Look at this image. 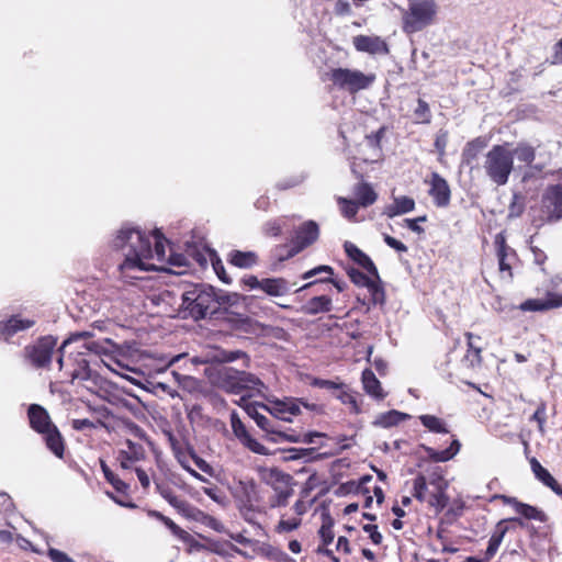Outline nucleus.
I'll list each match as a JSON object with an SVG mask.
<instances>
[{
	"instance_id": "obj_1",
	"label": "nucleus",
	"mask_w": 562,
	"mask_h": 562,
	"mask_svg": "<svg viewBox=\"0 0 562 562\" xmlns=\"http://www.w3.org/2000/svg\"><path fill=\"white\" fill-rule=\"evenodd\" d=\"M151 237L154 247L150 236L138 227L124 225L117 232L112 245L124 257L119 265L124 278L140 279L138 272L157 270L153 260L161 263L166 261V238L158 229L153 232Z\"/></svg>"
},
{
	"instance_id": "obj_2",
	"label": "nucleus",
	"mask_w": 562,
	"mask_h": 562,
	"mask_svg": "<svg viewBox=\"0 0 562 562\" xmlns=\"http://www.w3.org/2000/svg\"><path fill=\"white\" fill-rule=\"evenodd\" d=\"M181 300L184 317H191L194 321L204 319L215 314L218 305L229 303L227 294L215 292V289L209 284L191 286L182 293Z\"/></svg>"
},
{
	"instance_id": "obj_3",
	"label": "nucleus",
	"mask_w": 562,
	"mask_h": 562,
	"mask_svg": "<svg viewBox=\"0 0 562 562\" xmlns=\"http://www.w3.org/2000/svg\"><path fill=\"white\" fill-rule=\"evenodd\" d=\"M30 426L41 434L46 447L57 458L61 459L65 452L64 438L58 428L52 423L48 412L38 404H31L27 408Z\"/></svg>"
},
{
	"instance_id": "obj_4",
	"label": "nucleus",
	"mask_w": 562,
	"mask_h": 562,
	"mask_svg": "<svg viewBox=\"0 0 562 562\" xmlns=\"http://www.w3.org/2000/svg\"><path fill=\"white\" fill-rule=\"evenodd\" d=\"M217 385L223 391L236 395L248 391L261 394L267 389L265 383L255 374L233 368H224L218 372Z\"/></svg>"
},
{
	"instance_id": "obj_5",
	"label": "nucleus",
	"mask_w": 562,
	"mask_h": 562,
	"mask_svg": "<svg viewBox=\"0 0 562 562\" xmlns=\"http://www.w3.org/2000/svg\"><path fill=\"white\" fill-rule=\"evenodd\" d=\"M483 167L494 184L505 186L514 170L513 155L505 146L494 145L486 154Z\"/></svg>"
},
{
	"instance_id": "obj_6",
	"label": "nucleus",
	"mask_w": 562,
	"mask_h": 562,
	"mask_svg": "<svg viewBox=\"0 0 562 562\" xmlns=\"http://www.w3.org/2000/svg\"><path fill=\"white\" fill-rule=\"evenodd\" d=\"M326 78L331 81L336 89L350 94L369 89L375 81V75L372 72L366 74L359 69L342 67L326 72Z\"/></svg>"
},
{
	"instance_id": "obj_7",
	"label": "nucleus",
	"mask_w": 562,
	"mask_h": 562,
	"mask_svg": "<svg viewBox=\"0 0 562 562\" xmlns=\"http://www.w3.org/2000/svg\"><path fill=\"white\" fill-rule=\"evenodd\" d=\"M437 14L435 0H413L403 14V30L407 34L416 33L430 25Z\"/></svg>"
},
{
	"instance_id": "obj_8",
	"label": "nucleus",
	"mask_w": 562,
	"mask_h": 562,
	"mask_svg": "<svg viewBox=\"0 0 562 562\" xmlns=\"http://www.w3.org/2000/svg\"><path fill=\"white\" fill-rule=\"evenodd\" d=\"M319 236V228L316 222L306 221L295 231V235L292 239V245L288 249V246H279L276 248V257L283 261L285 259L292 258L306 247L311 246L313 243L317 240Z\"/></svg>"
},
{
	"instance_id": "obj_9",
	"label": "nucleus",
	"mask_w": 562,
	"mask_h": 562,
	"mask_svg": "<svg viewBox=\"0 0 562 562\" xmlns=\"http://www.w3.org/2000/svg\"><path fill=\"white\" fill-rule=\"evenodd\" d=\"M56 345L57 338L50 335L43 336L34 344L27 345L24 348V358L36 369L48 368L52 363Z\"/></svg>"
},
{
	"instance_id": "obj_10",
	"label": "nucleus",
	"mask_w": 562,
	"mask_h": 562,
	"mask_svg": "<svg viewBox=\"0 0 562 562\" xmlns=\"http://www.w3.org/2000/svg\"><path fill=\"white\" fill-rule=\"evenodd\" d=\"M301 406L307 409H315V404H308L296 397L270 401V404H261V408L270 413L274 418L283 422H292V417L301 413Z\"/></svg>"
},
{
	"instance_id": "obj_11",
	"label": "nucleus",
	"mask_w": 562,
	"mask_h": 562,
	"mask_svg": "<svg viewBox=\"0 0 562 562\" xmlns=\"http://www.w3.org/2000/svg\"><path fill=\"white\" fill-rule=\"evenodd\" d=\"M510 153L513 155V159L516 158L518 162L524 164L526 167L521 177L524 182L539 176L546 167L544 162H535L536 150L529 144L519 143L513 150H510Z\"/></svg>"
},
{
	"instance_id": "obj_12",
	"label": "nucleus",
	"mask_w": 562,
	"mask_h": 562,
	"mask_svg": "<svg viewBox=\"0 0 562 562\" xmlns=\"http://www.w3.org/2000/svg\"><path fill=\"white\" fill-rule=\"evenodd\" d=\"M290 480L289 474L277 468H272L266 473V483L271 485L276 492V496L271 501L272 507H282L288 504V499L292 495V490L288 488Z\"/></svg>"
},
{
	"instance_id": "obj_13",
	"label": "nucleus",
	"mask_w": 562,
	"mask_h": 562,
	"mask_svg": "<svg viewBox=\"0 0 562 562\" xmlns=\"http://www.w3.org/2000/svg\"><path fill=\"white\" fill-rule=\"evenodd\" d=\"M541 211L548 222H558L562 218V186H549L541 200Z\"/></svg>"
},
{
	"instance_id": "obj_14",
	"label": "nucleus",
	"mask_w": 562,
	"mask_h": 562,
	"mask_svg": "<svg viewBox=\"0 0 562 562\" xmlns=\"http://www.w3.org/2000/svg\"><path fill=\"white\" fill-rule=\"evenodd\" d=\"M154 483L157 493L184 517L198 520L199 517L203 515V512L192 506L187 501L177 497L169 485L157 481L156 479H154Z\"/></svg>"
},
{
	"instance_id": "obj_15",
	"label": "nucleus",
	"mask_w": 562,
	"mask_h": 562,
	"mask_svg": "<svg viewBox=\"0 0 562 562\" xmlns=\"http://www.w3.org/2000/svg\"><path fill=\"white\" fill-rule=\"evenodd\" d=\"M34 325L35 321L32 318H25L19 314L11 315L5 319H0V337L9 342L14 335L25 331Z\"/></svg>"
},
{
	"instance_id": "obj_16",
	"label": "nucleus",
	"mask_w": 562,
	"mask_h": 562,
	"mask_svg": "<svg viewBox=\"0 0 562 562\" xmlns=\"http://www.w3.org/2000/svg\"><path fill=\"white\" fill-rule=\"evenodd\" d=\"M562 306V295L550 293L544 299H529L519 306H509V311L520 310L522 312H544Z\"/></svg>"
},
{
	"instance_id": "obj_17",
	"label": "nucleus",
	"mask_w": 562,
	"mask_h": 562,
	"mask_svg": "<svg viewBox=\"0 0 562 562\" xmlns=\"http://www.w3.org/2000/svg\"><path fill=\"white\" fill-rule=\"evenodd\" d=\"M352 44L361 53L371 55L389 54L387 44L380 36L357 35L352 38Z\"/></svg>"
},
{
	"instance_id": "obj_18",
	"label": "nucleus",
	"mask_w": 562,
	"mask_h": 562,
	"mask_svg": "<svg viewBox=\"0 0 562 562\" xmlns=\"http://www.w3.org/2000/svg\"><path fill=\"white\" fill-rule=\"evenodd\" d=\"M429 183V195L432 196L434 203L439 207L447 206L450 203L451 192L446 179L434 172Z\"/></svg>"
},
{
	"instance_id": "obj_19",
	"label": "nucleus",
	"mask_w": 562,
	"mask_h": 562,
	"mask_svg": "<svg viewBox=\"0 0 562 562\" xmlns=\"http://www.w3.org/2000/svg\"><path fill=\"white\" fill-rule=\"evenodd\" d=\"M503 501L505 504L513 505L516 513L526 519L538 520L540 522H546L548 520L547 515L542 510L529 504L521 503L515 497L503 496Z\"/></svg>"
},
{
	"instance_id": "obj_20",
	"label": "nucleus",
	"mask_w": 562,
	"mask_h": 562,
	"mask_svg": "<svg viewBox=\"0 0 562 562\" xmlns=\"http://www.w3.org/2000/svg\"><path fill=\"white\" fill-rule=\"evenodd\" d=\"M530 467L537 480H539L543 485L549 487L553 493L562 497L561 485L551 475V473L541 465V463L536 458L530 459Z\"/></svg>"
},
{
	"instance_id": "obj_21",
	"label": "nucleus",
	"mask_w": 562,
	"mask_h": 562,
	"mask_svg": "<svg viewBox=\"0 0 562 562\" xmlns=\"http://www.w3.org/2000/svg\"><path fill=\"white\" fill-rule=\"evenodd\" d=\"M345 250L355 262L379 280L378 269L369 256H367L356 245L348 241L345 244Z\"/></svg>"
},
{
	"instance_id": "obj_22",
	"label": "nucleus",
	"mask_w": 562,
	"mask_h": 562,
	"mask_svg": "<svg viewBox=\"0 0 562 562\" xmlns=\"http://www.w3.org/2000/svg\"><path fill=\"white\" fill-rule=\"evenodd\" d=\"M333 308L331 297L328 295H317L310 299L303 306V312L307 315H317L328 313Z\"/></svg>"
},
{
	"instance_id": "obj_23",
	"label": "nucleus",
	"mask_w": 562,
	"mask_h": 562,
	"mask_svg": "<svg viewBox=\"0 0 562 562\" xmlns=\"http://www.w3.org/2000/svg\"><path fill=\"white\" fill-rule=\"evenodd\" d=\"M431 484L436 485V492L431 493L428 498V504L436 509V512H441L449 502L448 496L446 495L447 482L442 479L438 477L431 481Z\"/></svg>"
},
{
	"instance_id": "obj_24",
	"label": "nucleus",
	"mask_w": 562,
	"mask_h": 562,
	"mask_svg": "<svg viewBox=\"0 0 562 562\" xmlns=\"http://www.w3.org/2000/svg\"><path fill=\"white\" fill-rule=\"evenodd\" d=\"M261 291L269 296H282L290 291V284L283 278H265Z\"/></svg>"
},
{
	"instance_id": "obj_25",
	"label": "nucleus",
	"mask_w": 562,
	"mask_h": 562,
	"mask_svg": "<svg viewBox=\"0 0 562 562\" xmlns=\"http://www.w3.org/2000/svg\"><path fill=\"white\" fill-rule=\"evenodd\" d=\"M227 260L235 267L249 269L258 263V255L255 251L232 250Z\"/></svg>"
},
{
	"instance_id": "obj_26",
	"label": "nucleus",
	"mask_w": 562,
	"mask_h": 562,
	"mask_svg": "<svg viewBox=\"0 0 562 562\" xmlns=\"http://www.w3.org/2000/svg\"><path fill=\"white\" fill-rule=\"evenodd\" d=\"M362 384L363 390L375 400H383L385 397V393L381 386L380 381L376 379L375 374L370 370L366 369L362 372Z\"/></svg>"
},
{
	"instance_id": "obj_27",
	"label": "nucleus",
	"mask_w": 562,
	"mask_h": 562,
	"mask_svg": "<svg viewBox=\"0 0 562 562\" xmlns=\"http://www.w3.org/2000/svg\"><path fill=\"white\" fill-rule=\"evenodd\" d=\"M495 245L497 247L499 271L507 272L508 277H512V267L508 258L514 256V251L506 245L505 238L501 234L496 235Z\"/></svg>"
},
{
	"instance_id": "obj_28",
	"label": "nucleus",
	"mask_w": 562,
	"mask_h": 562,
	"mask_svg": "<svg viewBox=\"0 0 562 562\" xmlns=\"http://www.w3.org/2000/svg\"><path fill=\"white\" fill-rule=\"evenodd\" d=\"M240 358H248L247 355L240 350H225L216 348L207 353V361L212 363H229Z\"/></svg>"
},
{
	"instance_id": "obj_29",
	"label": "nucleus",
	"mask_w": 562,
	"mask_h": 562,
	"mask_svg": "<svg viewBox=\"0 0 562 562\" xmlns=\"http://www.w3.org/2000/svg\"><path fill=\"white\" fill-rule=\"evenodd\" d=\"M408 414L392 409L386 413H382L375 417L372 425L381 428H391L398 425L401 422L408 419Z\"/></svg>"
},
{
	"instance_id": "obj_30",
	"label": "nucleus",
	"mask_w": 562,
	"mask_h": 562,
	"mask_svg": "<svg viewBox=\"0 0 562 562\" xmlns=\"http://www.w3.org/2000/svg\"><path fill=\"white\" fill-rule=\"evenodd\" d=\"M507 521L506 519L504 520H501L497 525H496V529L495 531L493 532V535L491 536L490 540H488V546H487V549L485 551V558L486 560H490L492 559L495 553L497 552L503 539H504V536L506 535V532L508 531V527H507Z\"/></svg>"
},
{
	"instance_id": "obj_31",
	"label": "nucleus",
	"mask_w": 562,
	"mask_h": 562,
	"mask_svg": "<svg viewBox=\"0 0 562 562\" xmlns=\"http://www.w3.org/2000/svg\"><path fill=\"white\" fill-rule=\"evenodd\" d=\"M461 443L458 439L452 440L450 446L445 450H436L427 447L425 450L427 456L435 462H446L451 460L460 450Z\"/></svg>"
},
{
	"instance_id": "obj_32",
	"label": "nucleus",
	"mask_w": 562,
	"mask_h": 562,
	"mask_svg": "<svg viewBox=\"0 0 562 562\" xmlns=\"http://www.w3.org/2000/svg\"><path fill=\"white\" fill-rule=\"evenodd\" d=\"M415 209V201L408 196H400L394 199V203L387 206L385 214L394 217L401 214L412 212Z\"/></svg>"
},
{
	"instance_id": "obj_33",
	"label": "nucleus",
	"mask_w": 562,
	"mask_h": 562,
	"mask_svg": "<svg viewBox=\"0 0 562 562\" xmlns=\"http://www.w3.org/2000/svg\"><path fill=\"white\" fill-rule=\"evenodd\" d=\"M359 206L367 207L373 204L378 198L376 193L369 183H360L355 190Z\"/></svg>"
},
{
	"instance_id": "obj_34",
	"label": "nucleus",
	"mask_w": 562,
	"mask_h": 562,
	"mask_svg": "<svg viewBox=\"0 0 562 562\" xmlns=\"http://www.w3.org/2000/svg\"><path fill=\"white\" fill-rule=\"evenodd\" d=\"M486 146L485 142L481 138H475L469 142L462 151V161L465 165H471L477 158L480 151Z\"/></svg>"
},
{
	"instance_id": "obj_35",
	"label": "nucleus",
	"mask_w": 562,
	"mask_h": 562,
	"mask_svg": "<svg viewBox=\"0 0 562 562\" xmlns=\"http://www.w3.org/2000/svg\"><path fill=\"white\" fill-rule=\"evenodd\" d=\"M125 445L127 447L126 450H120V456H123V458L130 459L133 462L140 461L145 458V449L140 443L134 442L130 439L125 441Z\"/></svg>"
},
{
	"instance_id": "obj_36",
	"label": "nucleus",
	"mask_w": 562,
	"mask_h": 562,
	"mask_svg": "<svg viewBox=\"0 0 562 562\" xmlns=\"http://www.w3.org/2000/svg\"><path fill=\"white\" fill-rule=\"evenodd\" d=\"M77 368L70 373L72 380L88 381L92 379L93 372L89 367V362L81 356L78 355Z\"/></svg>"
},
{
	"instance_id": "obj_37",
	"label": "nucleus",
	"mask_w": 562,
	"mask_h": 562,
	"mask_svg": "<svg viewBox=\"0 0 562 562\" xmlns=\"http://www.w3.org/2000/svg\"><path fill=\"white\" fill-rule=\"evenodd\" d=\"M420 423L424 427L429 429L432 432L437 434H447L448 429L446 428L442 420L434 415H422L419 416Z\"/></svg>"
},
{
	"instance_id": "obj_38",
	"label": "nucleus",
	"mask_w": 562,
	"mask_h": 562,
	"mask_svg": "<svg viewBox=\"0 0 562 562\" xmlns=\"http://www.w3.org/2000/svg\"><path fill=\"white\" fill-rule=\"evenodd\" d=\"M102 472L106 481L120 493H125L128 488V485L122 481L116 474H114L110 468L101 462Z\"/></svg>"
},
{
	"instance_id": "obj_39",
	"label": "nucleus",
	"mask_w": 562,
	"mask_h": 562,
	"mask_svg": "<svg viewBox=\"0 0 562 562\" xmlns=\"http://www.w3.org/2000/svg\"><path fill=\"white\" fill-rule=\"evenodd\" d=\"M369 292V301L372 305H383L385 302V292L381 286L380 282L373 280L370 285H368Z\"/></svg>"
},
{
	"instance_id": "obj_40",
	"label": "nucleus",
	"mask_w": 562,
	"mask_h": 562,
	"mask_svg": "<svg viewBox=\"0 0 562 562\" xmlns=\"http://www.w3.org/2000/svg\"><path fill=\"white\" fill-rule=\"evenodd\" d=\"M231 426L235 437L239 440V442H241L246 437L249 436L246 426L240 420L237 412L235 411L231 413Z\"/></svg>"
},
{
	"instance_id": "obj_41",
	"label": "nucleus",
	"mask_w": 562,
	"mask_h": 562,
	"mask_svg": "<svg viewBox=\"0 0 562 562\" xmlns=\"http://www.w3.org/2000/svg\"><path fill=\"white\" fill-rule=\"evenodd\" d=\"M336 398H338L342 404L349 405L351 412L355 414L360 413V408L357 402V396L350 391H346L340 389L337 393H335Z\"/></svg>"
},
{
	"instance_id": "obj_42",
	"label": "nucleus",
	"mask_w": 562,
	"mask_h": 562,
	"mask_svg": "<svg viewBox=\"0 0 562 562\" xmlns=\"http://www.w3.org/2000/svg\"><path fill=\"white\" fill-rule=\"evenodd\" d=\"M302 435L297 434L293 430L286 431L283 430L281 427L279 429V432L276 437H269V440L274 443H282V442H301Z\"/></svg>"
},
{
	"instance_id": "obj_43",
	"label": "nucleus",
	"mask_w": 562,
	"mask_h": 562,
	"mask_svg": "<svg viewBox=\"0 0 562 562\" xmlns=\"http://www.w3.org/2000/svg\"><path fill=\"white\" fill-rule=\"evenodd\" d=\"M338 203L340 205L341 213L347 218H353L358 213L359 205L355 200H349L346 198H338Z\"/></svg>"
},
{
	"instance_id": "obj_44",
	"label": "nucleus",
	"mask_w": 562,
	"mask_h": 562,
	"mask_svg": "<svg viewBox=\"0 0 562 562\" xmlns=\"http://www.w3.org/2000/svg\"><path fill=\"white\" fill-rule=\"evenodd\" d=\"M525 210V198L520 193H514L508 206L509 217H518Z\"/></svg>"
},
{
	"instance_id": "obj_45",
	"label": "nucleus",
	"mask_w": 562,
	"mask_h": 562,
	"mask_svg": "<svg viewBox=\"0 0 562 562\" xmlns=\"http://www.w3.org/2000/svg\"><path fill=\"white\" fill-rule=\"evenodd\" d=\"M414 115L418 123H429L431 119V113L428 103L423 99H418L417 108L414 111Z\"/></svg>"
},
{
	"instance_id": "obj_46",
	"label": "nucleus",
	"mask_w": 562,
	"mask_h": 562,
	"mask_svg": "<svg viewBox=\"0 0 562 562\" xmlns=\"http://www.w3.org/2000/svg\"><path fill=\"white\" fill-rule=\"evenodd\" d=\"M347 272H348L350 280L358 286L368 288V285H370L373 281L366 273H363L362 271H360L356 268H350V269H348Z\"/></svg>"
},
{
	"instance_id": "obj_47",
	"label": "nucleus",
	"mask_w": 562,
	"mask_h": 562,
	"mask_svg": "<svg viewBox=\"0 0 562 562\" xmlns=\"http://www.w3.org/2000/svg\"><path fill=\"white\" fill-rule=\"evenodd\" d=\"M240 443L254 453L260 456L269 454V450L262 443L252 438L250 435L246 437Z\"/></svg>"
},
{
	"instance_id": "obj_48",
	"label": "nucleus",
	"mask_w": 562,
	"mask_h": 562,
	"mask_svg": "<svg viewBox=\"0 0 562 562\" xmlns=\"http://www.w3.org/2000/svg\"><path fill=\"white\" fill-rule=\"evenodd\" d=\"M413 490L414 497L420 502H424L425 493L427 490V481L424 475L419 474L416 476V479L414 480Z\"/></svg>"
},
{
	"instance_id": "obj_49",
	"label": "nucleus",
	"mask_w": 562,
	"mask_h": 562,
	"mask_svg": "<svg viewBox=\"0 0 562 562\" xmlns=\"http://www.w3.org/2000/svg\"><path fill=\"white\" fill-rule=\"evenodd\" d=\"M257 426L266 431L269 437H276L280 429V425H278L274 420L266 417L265 415L262 418H259Z\"/></svg>"
},
{
	"instance_id": "obj_50",
	"label": "nucleus",
	"mask_w": 562,
	"mask_h": 562,
	"mask_svg": "<svg viewBox=\"0 0 562 562\" xmlns=\"http://www.w3.org/2000/svg\"><path fill=\"white\" fill-rule=\"evenodd\" d=\"M333 273H334V270L330 266L322 265V266L315 267V268L306 271L305 273H303L302 279L306 280V279H310L313 277L324 278V277H329Z\"/></svg>"
},
{
	"instance_id": "obj_51",
	"label": "nucleus",
	"mask_w": 562,
	"mask_h": 562,
	"mask_svg": "<svg viewBox=\"0 0 562 562\" xmlns=\"http://www.w3.org/2000/svg\"><path fill=\"white\" fill-rule=\"evenodd\" d=\"M300 525H301L300 518H292V519H288V520L281 519L279 521L278 526L276 527V531L278 533L290 532V531H293L296 528H299Z\"/></svg>"
},
{
	"instance_id": "obj_52",
	"label": "nucleus",
	"mask_w": 562,
	"mask_h": 562,
	"mask_svg": "<svg viewBox=\"0 0 562 562\" xmlns=\"http://www.w3.org/2000/svg\"><path fill=\"white\" fill-rule=\"evenodd\" d=\"M317 282H321V283H324V282H330L334 284V286L339 291V292H342L345 289H346V283L342 282V281H339V280H334L329 277H324V278H318L317 280L315 281H312V282H308L306 284H304L303 286H301L299 289V291H303V290H306L311 286H313L314 284H316Z\"/></svg>"
},
{
	"instance_id": "obj_53",
	"label": "nucleus",
	"mask_w": 562,
	"mask_h": 562,
	"mask_svg": "<svg viewBox=\"0 0 562 562\" xmlns=\"http://www.w3.org/2000/svg\"><path fill=\"white\" fill-rule=\"evenodd\" d=\"M322 541L325 546L329 544L334 540L333 522L329 520L327 524L324 522L318 531Z\"/></svg>"
},
{
	"instance_id": "obj_54",
	"label": "nucleus",
	"mask_w": 562,
	"mask_h": 562,
	"mask_svg": "<svg viewBox=\"0 0 562 562\" xmlns=\"http://www.w3.org/2000/svg\"><path fill=\"white\" fill-rule=\"evenodd\" d=\"M47 554L53 562H75L68 554L55 548H49Z\"/></svg>"
},
{
	"instance_id": "obj_55",
	"label": "nucleus",
	"mask_w": 562,
	"mask_h": 562,
	"mask_svg": "<svg viewBox=\"0 0 562 562\" xmlns=\"http://www.w3.org/2000/svg\"><path fill=\"white\" fill-rule=\"evenodd\" d=\"M362 529L364 532L369 533V537L374 544H380L382 542L383 537L379 532L376 525L368 524L364 525Z\"/></svg>"
},
{
	"instance_id": "obj_56",
	"label": "nucleus",
	"mask_w": 562,
	"mask_h": 562,
	"mask_svg": "<svg viewBox=\"0 0 562 562\" xmlns=\"http://www.w3.org/2000/svg\"><path fill=\"white\" fill-rule=\"evenodd\" d=\"M425 221H426V216L424 215V216H419L417 218H405L404 223H405L406 227L409 228L412 232L417 233V234H423L424 228L422 226H419V223L425 222Z\"/></svg>"
},
{
	"instance_id": "obj_57",
	"label": "nucleus",
	"mask_w": 562,
	"mask_h": 562,
	"mask_svg": "<svg viewBox=\"0 0 562 562\" xmlns=\"http://www.w3.org/2000/svg\"><path fill=\"white\" fill-rule=\"evenodd\" d=\"M262 403H250L245 406V411L247 415L258 424L259 418H262V414L259 413V408H261Z\"/></svg>"
},
{
	"instance_id": "obj_58",
	"label": "nucleus",
	"mask_w": 562,
	"mask_h": 562,
	"mask_svg": "<svg viewBox=\"0 0 562 562\" xmlns=\"http://www.w3.org/2000/svg\"><path fill=\"white\" fill-rule=\"evenodd\" d=\"M281 231L282 226L278 221L267 222L263 226V232L268 236H279Z\"/></svg>"
},
{
	"instance_id": "obj_59",
	"label": "nucleus",
	"mask_w": 562,
	"mask_h": 562,
	"mask_svg": "<svg viewBox=\"0 0 562 562\" xmlns=\"http://www.w3.org/2000/svg\"><path fill=\"white\" fill-rule=\"evenodd\" d=\"M384 241L389 247L395 249L398 252L407 251L406 245H404L402 241L395 239L394 237H392L390 235H384Z\"/></svg>"
},
{
	"instance_id": "obj_60",
	"label": "nucleus",
	"mask_w": 562,
	"mask_h": 562,
	"mask_svg": "<svg viewBox=\"0 0 562 562\" xmlns=\"http://www.w3.org/2000/svg\"><path fill=\"white\" fill-rule=\"evenodd\" d=\"M162 524L171 531L172 535H175L178 538H183L187 532L181 529L177 524H175L169 517H166V519L162 521Z\"/></svg>"
},
{
	"instance_id": "obj_61",
	"label": "nucleus",
	"mask_w": 562,
	"mask_h": 562,
	"mask_svg": "<svg viewBox=\"0 0 562 562\" xmlns=\"http://www.w3.org/2000/svg\"><path fill=\"white\" fill-rule=\"evenodd\" d=\"M72 428L78 431H82L85 429H93L95 428V424L87 418L83 419H74L72 420Z\"/></svg>"
},
{
	"instance_id": "obj_62",
	"label": "nucleus",
	"mask_w": 562,
	"mask_h": 562,
	"mask_svg": "<svg viewBox=\"0 0 562 562\" xmlns=\"http://www.w3.org/2000/svg\"><path fill=\"white\" fill-rule=\"evenodd\" d=\"M530 419L537 422L540 430H542L543 424L546 422V405L541 404L532 414Z\"/></svg>"
},
{
	"instance_id": "obj_63",
	"label": "nucleus",
	"mask_w": 562,
	"mask_h": 562,
	"mask_svg": "<svg viewBox=\"0 0 562 562\" xmlns=\"http://www.w3.org/2000/svg\"><path fill=\"white\" fill-rule=\"evenodd\" d=\"M168 262L176 267H188V259L183 254H171Z\"/></svg>"
},
{
	"instance_id": "obj_64",
	"label": "nucleus",
	"mask_w": 562,
	"mask_h": 562,
	"mask_svg": "<svg viewBox=\"0 0 562 562\" xmlns=\"http://www.w3.org/2000/svg\"><path fill=\"white\" fill-rule=\"evenodd\" d=\"M243 282L250 290H261L262 279L259 280L256 276H248L243 279Z\"/></svg>"
}]
</instances>
